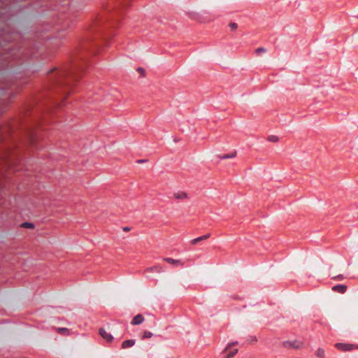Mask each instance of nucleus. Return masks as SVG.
Returning a JSON list of instances; mask_svg holds the SVG:
<instances>
[{"instance_id":"f257e3e1","label":"nucleus","mask_w":358,"mask_h":358,"mask_svg":"<svg viewBox=\"0 0 358 358\" xmlns=\"http://www.w3.org/2000/svg\"><path fill=\"white\" fill-rule=\"evenodd\" d=\"M99 335L106 341L112 342L113 340V336L109 333L107 332L104 329L101 328L99 330Z\"/></svg>"},{"instance_id":"dca6fc26","label":"nucleus","mask_w":358,"mask_h":358,"mask_svg":"<svg viewBox=\"0 0 358 358\" xmlns=\"http://www.w3.org/2000/svg\"><path fill=\"white\" fill-rule=\"evenodd\" d=\"M152 336V334L150 331H145L143 334V338H149Z\"/></svg>"},{"instance_id":"a211bd4d","label":"nucleus","mask_w":358,"mask_h":358,"mask_svg":"<svg viewBox=\"0 0 358 358\" xmlns=\"http://www.w3.org/2000/svg\"><path fill=\"white\" fill-rule=\"evenodd\" d=\"M229 26H230V27L231 28V29H232V30H235V29H237V27H238L237 24H236V23H234V22L231 23V24H229Z\"/></svg>"},{"instance_id":"f8f14e48","label":"nucleus","mask_w":358,"mask_h":358,"mask_svg":"<svg viewBox=\"0 0 358 358\" xmlns=\"http://www.w3.org/2000/svg\"><path fill=\"white\" fill-rule=\"evenodd\" d=\"M317 357L320 358H323L324 357V349L319 348L316 352Z\"/></svg>"},{"instance_id":"20e7f679","label":"nucleus","mask_w":358,"mask_h":358,"mask_svg":"<svg viewBox=\"0 0 358 358\" xmlns=\"http://www.w3.org/2000/svg\"><path fill=\"white\" fill-rule=\"evenodd\" d=\"M144 321V317L142 315L138 314L136 315L132 320L131 324L133 325H138L141 324Z\"/></svg>"},{"instance_id":"1a4fd4ad","label":"nucleus","mask_w":358,"mask_h":358,"mask_svg":"<svg viewBox=\"0 0 358 358\" xmlns=\"http://www.w3.org/2000/svg\"><path fill=\"white\" fill-rule=\"evenodd\" d=\"M135 344L134 340H127L122 343V348L124 349L132 347Z\"/></svg>"},{"instance_id":"412c9836","label":"nucleus","mask_w":358,"mask_h":358,"mask_svg":"<svg viewBox=\"0 0 358 358\" xmlns=\"http://www.w3.org/2000/svg\"><path fill=\"white\" fill-rule=\"evenodd\" d=\"M124 231H129V227H124Z\"/></svg>"},{"instance_id":"4468645a","label":"nucleus","mask_w":358,"mask_h":358,"mask_svg":"<svg viewBox=\"0 0 358 358\" xmlns=\"http://www.w3.org/2000/svg\"><path fill=\"white\" fill-rule=\"evenodd\" d=\"M238 352L237 349H235L234 350L230 352L229 354H227L226 356L224 357V358H231L233 357Z\"/></svg>"},{"instance_id":"f03ea898","label":"nucleus","mask_w":358,"mask_h":358,"mask_svg":"<svg viewBox=\"0 0 358 358\" xmlns=\"http://www.w3.org/2000/svg\"><path fill=\"white\" fill-rule=\"evenodd\" d=\"M335 346L341 350H343V351H350L353 349L354 348V345H350V344H345V343H338L335 345Z\"/></svg>"},{"instance_id":"39448f33","label":"nucleus","mask_w":358,"mask_h":358,"mask_svg":"<svg viewBox=\"0 0 358 358\" xmlns=\"http://www.w3.org/2000/svg\"><path fill=\"white\" fill-rule=\"evenodd\" d=\"M164 261L166 262L169 264L175 265L176 266H182L183 265V262L181 260H180V259H172V258H165Z\"/></svg>"},{"instance_id":"9d476101","label":"nucleus","mask_w":358,"mask_h":358,"mask_svg":"<svg viewBox=\"0 0 358 358\" xmlns=\"http://www.w3.org/2000/svg\"><path fill=\"white\" fill-rule=\"evenodd\" d=\"M236 156V151H234L231 153L228 154V155H220V156H219V157L222 159H225L234 158Z\"/></svg>"},{"instance_id":"0eeeda50","label":"nucleus","mask_w":358,"mask_h":358,"mask_svg":"<svg viewBox=\"0 0 358 358\" xmlns=\"http://www.w3.org/2000/svg\"><path fill=\"white\" fill-rule=\"evenodd\" d=\"M173 196L176 199H185L188 197L187 194L185 192H178L174 193Z\"/></svg>"},{"instance_id":"7ed1b4c3","label":"nucleus","mask_w":358,"mask_h":358,"mask_svg":"<svg viewBox=\"0 0 358 358\" xmlns=\"http://www.w3.org/2000/svg\"><path fill=\"white\" fill-rule=\"evenodd\" d=\"M283 346L287 348H299L301 343L298 341H286L283 343Z\"/></svg>"},{"instance_id":"423d86ee","label":"nucleus","mask_w":358,"mask_h":358,"mask_svg":"<svg viewBox=\"0 0 358 358\" xmlns=\"http://www.w3.org/2000/svg\"><path fill=\"white\" fill-rule=\"evenodd\" d=\"M210 235L209 234H208L199 236L198 238H196L191 241V243L192 245H196L198 243H199L200 241H205V240L208 239L210 237Z\"/></svg>"},{"instance_id":"2eb2a0df","label":"nucleus","mask_w":358,"mask_h":358,"mask_svg":"<svg viewBox=\"0 0 358 358\" xmlns=\"http://www.w3.org/2000/svg\"><path fill=\"white\" fill-rule=\"evenodd\" d=\"M22 226L23 227H25V228H29V229H32L34 228V224L32 223H30V222H24L22 224Z\"/></svg>"},{"instance_id":"9b49d317","label":"nucleus","mask_w":358,"mask_h":358,"mask_svg":"<svg viewBox=\"0 0 358 358\" xmlns=\"http://www.w3.org/2000/svg\"><path fill=\"white\" fill-rule=\"evenodd\" d=\"M267 140L270 142L277 143L279 141V138L277 136L270 135L268 136Z\"/></svg>"},{"instance_id":"6e6552de","label":"nucleus","mask_w":358,"mask_h":358,"mask_svg":"<svg viewBox=\"0 0 358 358\" xmlns=\"http://www.w3.org/2000/svg\"><path fill=\"white\" fill-rule=\"evenodd\" d=\"M332 289L340 293H344L347 289V287L344 285H338L333 287Z\"/></svg>"},{"instance_id":"f3484780","label":"nucleus","mask_w":358,"mask_h":358,"mask_svg":"<svg viewBox=\"0 0 358 358\" xmlns=\"http://www.w3.org/2000/svg\"><path fill=\"white\" fill-rule=\"evenodd\" d=\"M256 53L259 55V54H262V53H264L266 52V50L264 48H258L256 50H255Z\"/></svg>"},{"instance_id":"6ab92c4d","label":"nucleus","mask_w":358,"mask_h":358,"mask_svg":"<svg viewBox=\"0 0 358 358\" xmlns=\"http://www.w3.org/2000/svg\"><path fill=\"white\" fill-rule=\"evenodd\" d=\"M137 71L139 72L142 76H144V70L142 68H138Z\"/></svg>"},{"instance_id":"ddd939ff","label":"nucleus","mask_w":358,"mask_h":358,"mask_svg":"<svg viewBox=\"0 0 358 358\" xmlns=\"http://www.w3.org/2000/svg\"><path fill=\"white\" fill-rule=\"evenodd\" d=\"M57 331L61 334H66L69 333V329L66 328H57Z\"/></svg>"},{"instance_id":"aec40b11","label":"nucleus","mask_w":358,"mask_h":358,"mask_svg":"<svg viewBox=\"0 0 358 358\" xmlns=\"http://www.w3.org/2000/svg\"><path fill=\"white\" fill-rule=\"evenodd\" d=\"M236 344H237V342L228 345V346L224 349L223 352H226L231 345H236Z\"/></svg>"}]
</instances>
